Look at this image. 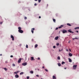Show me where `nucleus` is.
I'll return each instance as SVG.
<instances>
[{
	"label": "nucleus",
	"mask_w": 79,
	"mask_h": 79,
	"mask_svg": "<svg viewBox=\"0 0 79 79\" xmlns=\"http://www.w3.org/2000/svg\"><path fill=\"white\" fill-rule=\"evenodd\" d=\"M19 45H20V46H21V45H22V44H20Z\"/></svg>",
	"instance_id": "603ef678"
},
{
	"label": "nucleus",
	"mask_w": 79,
	"mask_h": 79,
	"mask_svg": "<svg viewBox=\"0 0 79 79\" xmlns=\"http://www.w3.org/2000/svg\"><path fill=\"white\" fill-rule=\"evenodd\" d=\"M48 6V4H47V6Z\"/></svg>",
	"instance_id": "4d7b16f0"
},
{
	"label": "nucleus",
	"mask_w": 79,
	"mask_h": 79,
	"mask_svg": "<svg viewBox=\"0 0 79 79\" xmlns=\"http://www.w3.org/2000/svg\"><path fill=\"white\" fill-rule=\"evenodd\" d=\"M74 29L75 30H76L77 29H79V27H75L74 28Z\"/></svg>",
	"instance_id": "412c9836"
},
{
	"label": "nucleus",
	"mask_w": 79,
	"mask_h": 79,
	"mask_svg": "<svg viewBox=\"0 0 79 79\" xmlns=\"http://www.w3.org/2000/svg\"><path fill=\"white\" fill-rule=\"evenodd\" d=\"M15 77L16 78H18L19 77V76L18 74H16L15 76Z\"/></svg>",
	"instance_id": "6e6552de"
},
{
	"label": "nucleus",
	"mask_w": 79,
	"mask_h": 79,
	"mask_svg": "<svg viewBox=\"0 0 79 79\" xmlns=\"http://www.w3.org/2000/svg\"><path fill=\"white\" fill-rule=\"evenodd\" d=\"M26 48H28V45L27 44L26 46Z\"/></svg>",
	"instance_id": "bb28decb"
},
{
	"label": "nucleus",
	"mask_w": 79,
	"mask_h": 79,
	"mask_svg": "<svg viewBox=\"0 0 79 79\" xmlns=\"http://www.w3.org/2000/svg\"><path fill=\"white\" fill-rule=\"evenodd\" d=\"M45 71L47 72H48V70L47 69H45Z\"/></svg>",
	"instance_id": "c85d7f7f"
},
{
	"label": "nucleus",
	"mask_w": 79,
	"mask_h": 79,
	"mask_svg": "<svg viewBox=\"0 0 79 79\" xmlns=\"http://www.w3.org/2000/svg\"><path fill=\"white\" fill-rule=\"evenodd\" d=\"M42 68L43 69H44V66L42 67Z\"/></svg>",
	"instance_id": "09e8293b"
},
{
	"label": "nucleus",
	"mask_w": 79,
	"mask_h": 79,
	"mask_svg": "<svg viewBox=\"0 0 79 79\" xmlns=\"http://www.w3.org/2000/svg\"><path fill=\"white\" fill-rule=\"evenodd\" d=\"M27 19V18L26 17H24V19L25 20H26Z\"/></svg>",
	"instance_id": "c756f323"
},
{
	"label": "nucleus",
	"mask_w": 79,
	"mask_h": 79,
	"mask_svg": "<svg viewBox=\"0 0 79 79\" xmlns=\"http://www.w3.org/2000/svg\"><path fill=\"white\" fill-rule=\"evenodd\" d=\"M3 23V22H1L0 23V24L2 25Z\"/></svg>",
	"instance_id": "ea45409f"
},
{
	"label": "nucleus",
	"mask_w": 79,
	"mask_h": 79,
	"mask_svg": "<svg viewBox=\"0 0 79 79\" xmlns=\"http://www.w3.org/2000/svg\"><path fill=\"white\" fill-rule=\"evenodd\" d=\"M61 32H62L64 34L65 33H67V30L64 29L61 31Z\"/></svg>",
	"instance_id": "f257e3e1"
},
{
	"label": "nucleus",
	"mask_w": 79,
	"mask_h": 79,
	"mask_svg": "<svg viewBox=\"0 0 79 79\" xmlns=\"http://www.w3.org/2000/svg\"><path fill=\"white\" fill-rule=\"evenodd\" d=\"M67 25L68 26H70V27H71V24H70L69 23L67 24Z\"/></svg>",
	"instance_id": "6ab92c4d"
},
{
	"label": "nucleus",
	"mask_w": 79,
	"mask_h": 79,
	"mask_svg": "<svg viewBox=\"0 0 79 79\" xmlns=\"http://www.w3.org/2000/svg\"><path fill=\"white\" fill-rule=\"evenodd\" d=\"M41 79H43L42 78H41Z\"/></svg>",
	"instance_id": "e2e57ef3"
},
{
	"label": "nucleus",
	"mask_w": 79,
	"mask_h": 79,
	"mask_svg": "<svg viewBox=\"0 0 79 79\" xmlns=\"http://www.w3.org/2000/svg\"><path fill=\"white\" fill-rule=\"evenodd\" d=\"M10 57H11V58H13V55H11L10 56Z\"/></svg>",
	"instance_id": "c9c22d12"
},
{
	"label": "nucleus",
	"mask_w": 79,
	"mask_h": 79,
	"mask_svg": "<svg viewBox=\"0 0 79 79\" xmlns=\"http://www.w3.org/2000/svg\"><path fill=\"white\" fill-rule=\"evenodd\" d=\"M76 40L75 39V38H73V40Z\"/></svg>",
	"instance_id": "8fccbe9b"
},
{
	"label": "nucleus",
	"mask_w": 79,
	"mask_h": 79,
	"mask_svg": "<svg viewBox=\"0 0 79 79\" xmlns=\"http://www.w3.org/2000/svg\"><path fill=\"white\" fill-rule=\"evenodd\" d=\"M22 58H20L19 59L18 61V63H20L22 60Z\"/></svg>",
	"instance_id": "39448f33"
},
{
	"label": "nucleus",
	"mask_w": 79,
	"mask_h": 79,
	"mask_svg": "<svg viewBox=\"0 0 79 79\" xmlns=\"http://www.w3.org/2000/svg\"><path fill=\"white\" fill-rule=\"evenodd\" d=\"M64 69H66V68H64Z\"/></svg>",
	"instance_id": "13d9d810"
},
{
	"label": "nucleus",
	"mask_w": 79,
	"mask_h": 79,
	"mask_svg": "<svg viewBox=\"0 0 79 79\" xmlns=\"http://www.w3.org/2000/svg\"><path fill=\"white\" fill-rule=\"evenodd\" d=\"M65 64V62H64V61H62V64Z\"/></svg>",
	"instance_id": "cd10ccee"
},
{
	"label": "nucleus",
	"mask_w": 79,
	"mask_h": 79,
	"mask_svg": "<svg viewBox=\"0 0 79 79\" xmlns=\"http://www.w3.org/2000/svg\"><path fill=\"white\" fill-rule=\"evenodd\" d=\"M3 69H4V70H5V71H7V70H8V69H7L6 68H3Z\"/></svg>",
	"instance_id": "dca6fc26"
},
{
	"label": "nucleus",
	"mask_w": 79,
	"mask_h": 79,
	"mask_svg": "<svg viewBox=\"0 0 79 79\" xmlns=\"http://www.w3.org/2000/svg\"><path fill=\"white\" fill-rule=\"evenodd\" d=\"M60 45V44L59 43H57V44H56V45L57 46H59Z\"/></svg>",
	"instance_id": "2f4dec72"
},
{
	"label": "nucleus",
	"mask_w": 79,
	"mask_h": 79,
	"mask_svg": "<svg viewBox=\"0 0 79 79\" xmlns=\"http://www.w3.org/2000/svg\"><path fill=\"white\" fill-rule=\"evenodd\" d=\"M5 63H8V62L7 61H5Z\"/></svg>",
	"instance_id": "e433bc0d"
},
{
	"label": "nucleus",
	"mask_w": 79,
	"mask_h": 79,
	"mask_svg": "<svg viewBox=\"0 0 79 79\" xmlns=\"http://www.w3.org/2000/svg\"><path fill=\"white\" fill-rule=\"evenodd\" d=\"M0 79H2V78H0Z\"/></svg>",
	"instance_id": "69168bd1"
},
{
	"label": "nucleus",
	"mask_w": 79,
	"mask_h": 79,
	"mask_svg": "<svg viewBox=\"0 0 79 79\" xmlns=\"http://www.w3.org/2000/svg\"><path fill=\"white\" fill-rule=\"evenodd\" d=\"M27 64V62H25V63H23L22 64V65L23 66H26Z\"/></svg>",
	"instance_id": "0eeeda50"
},
{
	"label": "nucleus",
	"mask_w": 79,
	"mask_h": 79,
	"mask_svg": "<svg viewBox=\"0 0 79 79\" xmlns=\"http://www.w3.org/2000/svg\"><path fill=\"white\" fill-rule=\"evenodd\" d=\"M27 79H29L30 78L29 77V76L27 77Z\"/></svg>",
	"instance_id": "7c9ffc66"
},
{
	"label": "nucleus",
	"mask_w": 79,
	"mask_h": 79,
	"mask_svg": "<svg viewBox=\"0 0 79 79\" xmlns=\"http://www.w3.org/2000/svg\"><path fill=\"white\" fill-rule=\"evenodd\" d=\"M77 67V65H74L73 66V69H76V68Z\"/></svg>",
	"instance_id": "423d86ee"
},
{
	"label": "nucleus",
	"mask_w": 79,
	"mask_h": 79,
	"mask_svg": "<svg viewBox=\"0 0 79 79\" xmlns=\"http://www.w3.org/2000/svg\"><path fill=\"white\" fill-rule=\"evenodd\" d=\"M38 60H40V58H39V57H38Z\"/></svg>",
	"instance_id": "79ce46f5"
},
{
	"label": "nucleus",
	"mask_w": 79,
	"mask_h": 79,
	"mask_svg": "<svg viewBox=\"0 0 79 79\" xmlns=\"http://www.w3.org/2000/svg\"><path fill=\"white\" fill-rule=\"evenodd\" d=\"M57 59L58 60H60V56H58Z\"/></svg>",
	"instance_id": "b1692460"
},
{
	"label": "nucleus",
	"mask_w": 79,
	"mask_h": 79,
	"mask_svg": "<svg viewBox=\"0 0 79 79\" xmlns=\"http://www.w3.org/2000/svg\"><path fill=\"white\" fill-rule=\"evenodd\" d=\"M68 59L69 60V62H72V60H71V59L69 58H68Z\"/></svg>",
	"instance_id": "ddd939ff"
},
{
	"label": "nucleus",
	"mask_w": 79,
	"mask_h": 79,
	"mask_svg": "<svg viewBox=\"0 0 79 79\" xmlns=\"http://www.w3.org/2000/svg\"><path fill=\"white\" fill-rule=\"evenodd\" d=\"M76 32H77V33H78V32H79V31H76Z\"/></svg>",
	"instance_id": "3c124183"
},
{
	"label": "nucleus",
	"mask_w": 79,
	"mask_h": 79,
	"mask_svg": "<svg viewBox=\"0 0 79 79\" xmlns=\"http://www.w3.org/2000/svg\"><path fill=\"white\" fill-rule=\"evenodd\" d=\"M37 5V4L36 3H35V4H34V6H36Z\"/></svg>",
	"instance_id": "c03bdc74"
},
{
	"label": "nucleus",
	"mask_w": 79,
	"mask_h": 79,
	"mask_svg": "<svg viewBox=\"0 0 79 79\" xmlns=\"http://www.w3.org/2000/svg\"><path fill=\"white\" fill-rule=\"evenodd\" d=\"M69 55L70 57L73 56V55H72V54L71 53H69Z\"/></svg>",
	"instance_id": "4468645a"
},
{
	"label": "nucleus",
	"mask_w": 79,
	"mask_h": 79,
	"mask_svg": "<svg viewBox=\"0 0 79 79\" xmlns=\"http://www.w3.org/2000/svg\"><path fill=\"white\" fill-rule=\"evenodd\" d=\"M30 73L31 74H33L34 73V71H30Z\"/></svg>",
	"instance_id": "f3484780"
},
{
	"label": "nucleus",
	"mask_w": 79,
	"mask_h": 79,
	"mask_svg": "<svg viewBox=\"0 0 79 79\" xmlns=\"http://www.w3.org/2000/svg\"><path fill=\"white\" fill-rule=\"evenodd\" d=\"M39 3H40V2H41V0H38Z\"/></svg>",
	"instance_id": "72a5a7b5"
},
{
	"label": "nucleus",
	"mask_w": 79,
	"mask_h": 79,
	"mask_svg": "<svg viewBox=\"0 0 79 79\" xmlns=\"http://www.w3.org/2000/svg\"><path fill=\"white\" fill-rule=\"evenodd\" d=\"M55 79L54 78H53V79Z\"/></svg>",
	"instance_id": "680f3d73"
},
{
	"label": "nucleus",
	"mask_w": 79,
	"mask_h": 79,
	"mask_svg": "<svg viewBox=\"0 0 79 79\" xmlns=\"http://www.w3.org/2000/svg\"><path fill=\"white\" fill-rule=\"evenodd\" d=\"M36 76L37 77H39V75H36Z\"/></svg>",
	"instance_id": "37998d69"
},
{
	"label": "nucleus",
	"mask_w": 79,
	"mask_h": 79,
	"mask_svg": "<svg viewBox=\"0 0 79 79\" xmlns=\"http://www.w3.org/2000/svg\"><path fill=\"white\" fill-rule=\"evenodd\" d=\"M68 33H69V32L70 33H73L74 32H73V31H71V30H68Z\"/></svg>",
	"instance_id": "f8f14e48"
},
{
	"label": "nucleus",
	"mask_w": 79,
	"mask_h": 79,
	"mask_svg": "<svg viewBox=\"0 0 79 79\" xmlns=\"http://www.w3.org/2000/svg\"><path fill=\"white\" fill-rule=\"evenodd\" d=\"M66 51L68 52V49H67L66 50Z\"/></svg>",
	"instance_id": "de8ad7c7"
},
{
	"label": "nucleus",
	"mask_w": 79,
	"mask_h": 79,
	"mask_svg": "<svg viewBox=\"0 0 79 79\" xmlns=\"http://www.w3.org/2000/svg\"><path fill=\"white\" fill-rule=\"evenodd\" d=\"M58 65L59 66H60L61 65V64L60 63H59L58 64Z\"/></svg>",
	"instance_id": "aec40b11"
},
{
	"label": "nucleus",
	"mask_w": 79,
	"mask_h": 79,
	"mask_svg": "<svg viewBox=\"0 0 79 79\" xmlns=\"http://www.w3.org/2000/svg\"><path fill=\"white\" fill-rule=\"evenodd\" d=\"M69 43H70V42H69Z\"/></svg>",
	"instance_id": "0e129e2a"
},
{
	"label": "nucleus",
	"mask_w": 79,
	"mask_h": 79,
	"mask_svg": "<svg viewBox=\"0 0 79 79\" xmlns=\"http://www.w3.org/2000/svg\"><path fill=\"white\" fill-rule=\"evenodd\" d=\"M12 65H13V66H15V65L14 64H13Z\"/></svg>",
	"instance_id": "473e14b6"
},
{
	"label": "nucleus",
	"mask_w": 79,
	"mask_h": 79,
	"mask_svg": "<svg viewBox=\"0 0 79 79\" xmlns=\"http://www.w3.org/2000/svg\"><path fill=\"white\" fill-rule=\"evenodd\" d=\"M18 29L19 30H21V29H22V28L20 27H18Z\"/></svg>",
	"instance_id": "393cba45"
},
{
	"label": "nucleus",
	"mask_w": 79,
	"mask_h": 79,
	"mask_svg": "<svg viewBox=\"0 0 79 79\" xmlns=\"http://www.w3.org/2000/svg\"><path fill=\"white\" fill-rule=\"evenodd\" d=\"M31 60H35V59H34V57H31Z\"/></svg>",
	"instance_id": "9b49d317"
},
{
	"label": "nucleus",
	"mask_w": 79,
	"mask_h": 79,
	"mask_svg": "<svg viewBox=\"0 0 79 79\" xmlns=\"http://www.w3.org/2000/svg\"><path fill=\"white\" fill-rule=\"evenodd\" d=\"M38 71H39V70H40V69H38Z\"/></svg>",
	"instance_id": "6e6d98bb"
},
{
	"label": "nucleus",
	"mask_w": 79,
	"mask_h": 79,
	"mask_svg": "<svg viewBox=\"0 0 79 79\" xmlns=\"http://www.w3.org/2000/svg\"><path fill=\"white\" fill-rule=\"evenodd\" d=\"M0 56H2V54H0Z\"/></svg>",
	"instance_id": "864d4df0"
},
{
	"label": "nucleus",
	"mask_w": 79,
	"mask_h": 79,
	"mask_svg": "<svg viewBox=\"0 0 79 79\" xmlns=\"http://www.w3.org/2000/svg\"><path fill=\"white\" fill-rule=\"evenodd\" d=\"M38 0H35V1H37Z\"/></svg>",
	"instance_id": "bf43d9fd"
},
{
	"label": "nucleus",
	"mask_w": 79,
	"mask_h": 79,
	"mask_svg": "<svg viewBox=\"0 0 79 79\" xmlns=\"http://www.w3.org/2000/svg\"><path fill=\"white\" fill-rule=\"evenodd\" d=\"M58 27H56V30H58Z\"/></svg>",
	"instance_id": "a19ab883"
},
{
	"label": "nucleus",
	"mask_w": 79,
	"mask_h": 79,
	"mask_svg": "<svg viewBox=\"0 0 79 79\" xmlns=\"http://www.w3.org/2000/svg\"><path fill=\"white\" fill-rule=\"evenodd\" d=\"M18 31L20 33H23V31L21 30H19Z\"/></svg>",
	"instance_id": "f03ea898"
},
{
	"label": "nucleus",
	"mask_w": 79,
	"mask_h": 79,
	"mask_svg": "<svg viewBox=\"0 0 79 79\" xmlns=\"http://www.w3.org/2000/svg\"><path fill=\"white\" fill-rule=\"evenodd\" d=\"M35 30V28H34L31 29V32L32 34L34 33V31Z\"/></svg>",
	"instance_id": "20e7f679"
},
{
	"label": "nucleus",
	"mask_w": 79,
	"mask_h": 79,
	"mask_svg": "<svg viewBox=\"0 0 79 79\" xmlns=\"http://www.w3.org/2000/svg\"><path fill=\"white\" fill-rule=\"evenodd\" d=\"M58 28H59V29H60V28H62V27H61L60 26V27H58Z\"/></svg>",
	"instance_id": "58836bf2"
},
{
	"label": "nucleus",
	"mask_w": 79,
	"mask_h": 79,
	"mask_svg": "<svg viewBox=\"0 0 79 79\" xmlns=\"http://www.w3.org/2000/svg\"><path fill=\"white\" fill-rule=\"evenodd\" d=\"M63 50V49H62L61 50H60V49H59V52H61Z\"/></svg>",
	"instance_id": "a878e982"
},
{
	"label": "nucleus",
	"mask_w": 79,
	"mask_h": 79,
	"mask_svg": "<svg viewBox=\"0 0 79 79\" xmlns=\"http://www.w3.org/2000/svg\"><path fill=\"white\" fill-rule=\"evenodd\" d=\"M23 73H24L23 72H22L20 73V75H23Z\"/></svg>",
	"instance_id": "5701e85b"
},
{
	"label": "nucleus",
	"mask_w": 79,
	"mask_h": 79,
	"mask_svg": "<svg viewBox=\"0 0 79 79\" xmlns=\"http://www.w3.org/2000/svg\"><path fill=\"white\" fill-rule=\"evenodd\" d=\"M39 19H41V17L40 16H39Z\"/></svg>",
	"instance_id": "a18cd8bd"
},
{
	"label": "nucleus",
	"mask_w": 79,
	"mask_h": 79,
	"mask_svg": "<svg viewBox=\"0 0 79 79\" xmlns=\"http://www.w3.org/2000/svg\"><path fill=\"white\" fill-rule=\"evenodd\" d=\"M19 72V71L18 70L17 71L14 72V73L15 74H17Z\"/></svg>",
	"instance_id": "1a4fd4ad"
},
{
	"label": "nucleus",
	"mask_w": 79,
	"mask_h": 79,
	"mask_svg": "<svg viewBox=\"0 0 79 79\" xmlns=\"http://www.w3.org/2000/svg\"><path fill=\"white\" fill-rule=\"evenodd\" d=\"M10 37L12 39V41L14 40H15L14 37L13 35H11Z\"/></svg>",
	"instance_id": "7ed1b4c3"
},
{
	"label": "nucleus",
	"mask_w": 79,
	"mask_h": 79,
	"mask_svg": "<svg viewBox=\"0 0 79 79\" xmlns=\"http://www.w3.org/2000/svg\"><path fill=\"white\" fill-rule=\"evenodd\" d=\"M53 21L54 23H56V20L55 19H53Z\"/></svg>",
	"instance_id": "a211bd4d"
},
{
	"label": "nucleus",
	"mask_w": 79,
	"mask_h": 79,
	"mask_svg": "<svg viewBox=\"0 0 79 79\" xmlns=\"http://www.w3.org/2000/svg\"><path fill=\"white\" fill-rule=\"evenodd\" d=\"M75 39H77V40H78V38H75Z\"/></svg>",
	"instance_id": "49530a36"
},
{
	"label": "nucleus",
	"mask_w": 79,
	"mask_h": 79,
	"mask_svg": "<svg viewBox=\"0 0 79 79\" xmlns=\"http://www.w3.org/2000/svg\"><path fill=\"white\" fill-rule=\"evenodd\" d=\"M53 48H56V46H53Z\"/></svg>",
	"instance_id": "f704fd0d"
},
{
	"label": "nucleus",
	"mask_w": 79,
	"mask_h": 79,
	"mask_svg": "<svg viewBox=\"0 0 79 79\" xmlns=\"http://www.w3.org/2000/svg\"><path fill=\"white\" fill-rule=\"evenodd\" d=\"M33 39H32V41H33Z\"/></svg>",
	"instance_id": "052dcab7"
},
{
	"label": "nucleus",
	"mask_w": 79,
	"mask_h": 79,
	"mask_svg": "<svg viewBox=\"0 0 79 79\" xmlns=\"http://www.w3.org/2000/svg\"><path fill=\"white\" fill-rule=\"evenodd\" d=\"M38 46V45L37 44H36L35 45V48H36Z\"/></svg>",
	"instance_id": "4be33fe9"
},
{
	"label": "nucleus",
	"mask_w": 79,
	"mask_h": 79,
	"mask_svg": "<svg viewBox=\"0 0 79 79\" xmlns=\"http://www.w3.org/2000/svg\"><path fill=\"white\" fill-rule=\"evenodd\" d=\"M59 38V37L58 36H57L55 38V40H57Z\"/></svg>",
	"instance_id": "9d476101"
},
{
	"label": "nucleus",
	"mask_w": 79,
	"mask_h": 79,
	"mask_svg": "<svg viewBox=\"0 0 79 79\" xmlns=\"http://www.w3.org/2000/svg\"><path fill=\"white\" fill-rule=\"evenodd\" d=\"M60 26L61 27H64V26L63 25H61Z\"/></svg>",
	"instance_id": "4c0bfd02"
},
{
	"label": "nucleus",
	"mask_w": 79,
	"mask_h": 79,
	"mask_svg": "<svg viewBox=\"0 0 79 79\" xmlns=\"http://www.w3.org/2000/svg\"><path fill=\"white\" fill-rule=\"evenodd\" d=\"M52 78H54V79H56V77L55 76H52Z\"/></svg>",
	"instance_id": "2eb2a0df"
},
{
	"label": "nucleus",
	"mask_w": 79,
	"mask_h": 79,
	"mask_svg": "<svg viewBox=\"0 0 79 79\" xmlns=\"http://www.w3.org/2000/svg\"><path fill=\"white\" fill-rule=\"evenodd\" d=\"M69 50H70V52L71 51V50L70 49H69Z\"/></svg>",
	"instance_id": "5fc2aeb1"
}]
</instances>
